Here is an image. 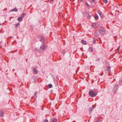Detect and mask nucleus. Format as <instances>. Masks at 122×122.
<instances>
[{"label":"nucleus","mask_w":122,"mask_h":122,"mask_svg":"<svg viewBox=\"0 0 122 122\" xmlns=\"http://www.w3.org/2000/svg\"><path fill=\"white\" fill-rule=\"evenodd\" d=\"M98 31L102 35L104 34L105 33V30L103 27H100L98 30Z\"/></svg>","instance_id":"nucleus-1"},{"label":"nucleus","mask_w":122,"mask_h":122,"mask_svg":"<svg viewBox=\"0 0 122 122\" xmlns=\"http://www.w3.org/2000/svg\"><path fill=\"white\" fill-rule=\"evenodd\" d=\"M47 47V46L45 43H43L41 46L40 48L41 49L44 51L46 48Z\"/></svg>","instance_id":"nucleus-2"},{"label":"nucleus","mask_w":122,"mask_h":122,"mask_svg":"<svg viewBox=\"0 0 122 122\" xmlns=\"http://www.w3.org/2000/svg\"><path fill=\"white\" fill-rule=\"evenodd\" d=\"M89 95L92 97H94L96 96V93L92 90L90 91L89 92Z\"/></svg>","instance_id":"nucleus-3"},{"label":"nucleus","mask_w":122,"mask_h":122,"mask_svg":"<svg viewBox=\"0 0 122 122\" xmlns=\"http://www.w3.org/2000/svg\"><path fill=\"white\" fill-rule=\"evenodd\" d=\"M118 85L116 83L113 88V91L115 92V93L116 92V91H117L118 89Z\"/></svg>","instance_id":"nucleus-4"},{"label":"nucleus","mask_w":122,"mask_h":122,"mask_svg":"<svg viewBox=\"0 0 122 122\" xmlns=\"http://www.w3.org/2000/svg\"><path fill=\"white\" fill-rule=\"evenodd\" d=\"M25 15V14L23 13L20 17L18 18L17 19L19 21H21L24 17V15Z\"/></svg>","instance_id":"nucleus-5"},{"label":"nucleus","mask_w":122,"mask_h":122,"mask_svg":"<svg viewBox=\"0 0 122 122\" xmlns=\"http://www.w3.org/2000/svg\"><path fill=\"white\" fill-rule=\"evenodd\" d=\"M99 24L96 23H93L92 25V26L93 28H96L98 26Z\"/></svg>","instance_id":"nucleus-6"},{"label":"nucleus","mask_w":122,"mask_h":122,"mask_svg":"<svg viewBox=\"0 0 122 122\" xmlns=\"http://www.w3.org/2000/svg\"><path fill=\"white\" fill-rule=\"evenodd\" d=\"M37 92H35V93H34V97H32V99H34V100L33 101V102H34V101L36 100V97H37V95H36V94H37Z\"/></svg>","instance_id":"nucleus-7"},{"label":"nucleus","mask_w":122,"mask_h":122,"mask_svg":"<svg viewBox=\"0 0 122 122\" xmlns=\"http://www.w3.org/2000/svg\"><path fill=\"white\" fill-rule=\"evenodd\" d=\"M45 39L44 37L42 36L41 37L40 41L42 42L43 43H45Z\"/></svg>","instance_id":"nucleus-8"},{"label":"nucleus","mask_w":122,"mask_h":122,"mask_svg":"<svg viewBox=\"0 0 122 122\" xmlns=\"http://www.w3.org/2000/svg\"><path fill=\"white\" fill-rule=\"evenodd\" d=\"M83 14L84 16L86 17L88 13L87 11H84L83 12Z\"/></svg>","instance_id":"nucleus-9"},{"label":"nucleus","mask_w":122,"mask_h":122,"mask_svg":"<svg viewBox=\"0 0 122 122\" xmlns=\"http://www.w3.org/2000/svg\"><path fill=\"white\" fill-rule=\"evenodd\" d=\"M97 12L98 13L99 15L101 18H102L103 16L102 13L100 10H98Z\"/></svg>","instance_id":"nucleus-10"},{"label":"nucleus","mask_w":122,"mask_h":122,"mask_svg":"<svg viewBox=\"0 0 122 122\" xmlns=\"http://www.w3.org/2000/svg\"><path fill=\"white\" fill-rule=\"evenodd\" d=\"M18 11V10L17 8L15 7L13 9L11 10L10 11V12H12L13 11Z\"/></svg>","instance_id":"nucleus-11"},{"label":"nucleus","mask_w":122,"mask_h":122,"mask_svg":"<svg viewBox=\"0 0 122 122\" xmlns=\"http://www.w3.org/2000/svg\"><path fill=\"white\" fill-rule=\"evenodd\" d=\"M33 72L35 73V74L37 73L38 72L36 68H33Z\"/></svg>","instance_id":"nucleus-12"},{"label":"nucleus","mask_w":122,"mask_h":122,"mask_svg":"<svg viewBox=\"0 0 122 122\" xmlns=\"http://www.w3.org/2000/svg\"><path fill=\"white\" fill-rule=\"evenodd\" d=\"M94 107H91L89 109V113L91 114L92 112V111L93 110V108Z\"/></svg>","instance_id":"nucleus-13"},{"label":"nucleus","mask_w":122,"mask_h":122,"mask_svg":"<svg viewBox=\"0 0 122 122\" xmlns=\"http://www.w3.org/2000/svg\"><path fill=\"white\" fill-rule=\"evenodd\" d=\"M4 112L3 111L1 110L0 111V116L1 117H2L4 116Z\"/></svg>","instance_id":"nucleus-14"},{"label":"nucleus","mask_w":122,"mask_h":122,"mask_svg":"<svg viewBox=\"0 0 122 122\" xmlns=\"http://www.w3.org/2000/svg\"><path fill=\"white\" fill-rule=\"evenodd\" d=\"M93 48H92L91 47H89V51L91 52H92L93 51Z\"/></svg>","instance_id":"nucleus-15"},{"label":"nucleus","mask_w":122,"mask_h":122,"mask_svg":"<svg viewBox=\"0 0 122 122\" xmlns=\"http://www.w3.org/2000/svg\"><path fill=\"white\" fill-rule=\"evenodd\" d=\"M81 43L84 45H86L87 44V42H86L84 40H82L81 41Z\"/></svg>","instance_id":"nucleus-16"},{"label":"nucleus","mask_w":122,"mask_h":122,"mask_svg":"<svg viewBox=\"0 0 122 122\" xmlns=\"http://www.w3.org/2000/svg\"><path fill=\"white\" fill-rule=\"evenodd\" d=\"M119 83L120 85H122V78L120 79Z\"/></svg>","instance_id":"nucleus-17"},{"label":"nucleus","mask_w":122,"mask_h":122,"mask_svg":"<svg viewBox=\"0 0 122 122\" xmlns=\"http://www.w3.org/2000/svg\"><path fill=\"white\" fill-rule=\"evenodd\" d=\"M92 91L95 93H96V95H97V94L98 92L97 90V89H94Z\"/></svg>","instance_id":"nucleus-18"},{"label":"nucleus","mask_w":122,"mask_h":122,"mask_svg":"<svg viewBox=\"0 0 122 122\" xmlns=\"http://www.w3.org/2000/svg\"><path fill=\"white\" fill-rule=\"evenodd\" d=\"M20 25V24L19 23H18L17 24H15L14 25V26L15 27V29H16L17 27L18 26H19Z\"/></svg>","instance_id":"nucleus-19"},{"label":"nucleus","mask_w":122,"mask_h":122,"mask_svg":"<svg viewBox=\"0 0 122 122\" xmlns=\"http://www.w3.org/2000/svg\"><path fill=\"white\" fill-rule=\"evenodd\" d=\"M106 68H107V70L109 72L110 71V69L111 68L110 67L107 66Z\"/></svg>","instance_id":"nucleus-20"},{"label":"nucleus","mask_w":122,"mask_h":122,"mask_svg":"<svg viewBox=\"0 0 122 122\" xmlns=\"http://www.w3.org/2000/svg\"><path fill=\"white\" fill-rule=\"evenodd\" d=\"M94 18L96 20H97L98 19V17L97 14L95 15Z\"/></svg>","instance_id":"nucleus-21"},{"label":"nucleus","mask_w":122,"mask_h":122,"mask_svg":"<svg viewBox=\"0 0 122 122\" xmlns=\"http://www.w3.org/2000/svg\"><path fill=\"white\" fill-rule=\"evenodd\" d=\"M57 119L55 118L52 120L51 122H57Z\"/></svg>","instance_id":"nucleus-22"},{"label":"nucleus","mask_w":122,"mask_h":122,"mask_svg":"<svg viewBox=\"0 0 122 122\" xmlns=\"http://www.w3.org/2000/svg\"><path fill=\"white\" fill-rule=\"evenodd\" d=\"M92 2L95 4H96L97 3V2L96 0H90Z\"/></svg>","instance_id":"nucleus-23"},{"label":"nucleus","mask_w":122,"mask_h":122,"mask_svg":"<svg viewBox=\"0 0 122 122\" xmlns=\"http://www.w3.org/2000/svg\"><path fill=\"white\" fill-rule=\"evenodd\" d=\"M87 16H86V17L87 19H89L91 17V16L89 14H88L87 15Z\"/></svg>","instance_id":"nucleus-24"},{"label":"nucleus","mask_w":122,"mask_h":122,"mask_svg":"<svg viewBox=\"0 0 122 122\" xmlns=\"http://www.w3.org/2000/svg\"><path fill=\"white\" fill-rule=\"evenodd\" d=\"M103 1L104 3L106 4L108 2L107 0H103Z\"/></svg>","instance_id":"nucleus-25"},{"label":"nucleus","mask_w":122,"mask_h":122,"mask_svg":"<svg viewBox=\"0 0 122 122\" xmlns=\"http://www.w3.org/2000/svg\"><path fill=\"white\" fill-rule=\"evenodd\" d=\"M98 41V40L97 39L94 40L93 39V43H95L96 42V41Z\"/></svg>","instance_id":"nucleus-26"},{"label":"nucleus","mask_w":122,"mask_h":122,"mask_svg":"<svg viewBox=\"0 0 122 122\" xmlns=\"http://www.w3.org/2000/svg\"><path fill=\"white\" fill-rule=\"evenodd\" d=\"M48 87L49 88H51L52 87V86L51 84H50L48 85Z\"/></svg>","instance_id":"nucleus-27"},{"label":"nucleus","mask_w":122,"mask_h":122,"mask_svg":"<svg viewBox=\"0 0 122 122\" xmlns=\"http://www.w3.org/2000/svg\"><path fill=\"white\" fill-rule=\"evenodd\" d=\"M120 46H119L117 47V50L118 51V52H119V49H120Z\"/></svg>","instance_id":"nucleus-28"},{"label":"nucleus","mask_w":122,"mask_h":122,"mask_svg":"<svg viewBox=\"0 0 122 122\" xmlns=\"http://www.w3.org/2000/svg\"><path fill=\"white\" fill-rule=\"evenodd\" d=\"M86 4V5H87L88 7H89L90 5L88 4V3L87 2H85Z\"/></svg>","instance_id":"nucleus-29"},{"label":"nucleus","mask_w":122,"mask_h":122,"mask_svg":"<svg viewBox=\"0 0 122 122\" xmlns=\"http://www.w3.org/2000/svg\"><path fill=\"white\" fill-rule=\"evenodd\" d=\"M48 122V120L47 119H46L43 122Z\"/></svg>","instance_id":"nucleus-30"},{"label":"nucleus","mask_w":122,"mask_h":122,"mask_svg":"<svg viewBox=\"0 0 122 122\" xmlns=\"http://www.w3.org/2000/svg\"><path fill=\"white\" fill-rule=\"evenodd\" d=\"M97 36H95L94 37V38H93V39H97Z\"/></svg>","instance_id":"nucleus-31"},{"label":"nucleus","mask_w":122,"mask_h":122,"mask_svg":"<svg viewBox=\"0 0 122 122\" xmlns=\"http://www.w3.org/2000/svg\"><path fill=\"white\" fill-rule=\"evenodd\" d=\"M65 51H62V53L63 54H65Z\"/></svg>","instance_id":"nucleus-32"},{"label":"nucleus","mask_w":122,"mask_h":122,"mask_svg":"<svg viewBox=\"0 0 122 122\" xmlns=\"http://www.w3.org/2000/svg\"><path fill=\"white\" fill-rule=\"evenodd\" d=\"M85 0H80V1L82 2H83Z\"/></svg>","instance_id":"nucleus-33"},{"label":"nucleus","mask_w":122,"mask_h":122,"mask_svg":"<svg viewBox=\"0 0 122 122\" xmlns=\"http://www.w3.org/2000/svg\"><path fill=\"white\" fill-rule=\"evenodd\" d=\"M99 59L98 58H97V59L96 60V61H99Z\"/></svg>","instance_id":"nucleus-34"},{"label":"nucleus","mask_w":122,"mask_h":122,"mask_svg":"<svg viewBox=\"0 0 122 122\" xmlns=\"http://www.w3.org/2000/svg\"><path fill=\"white\" fill-rule=\"evenodd\" d=\"M98 122V121H96L95 122Z\"/></svg>","instance_id":"nucleus-35"},{"label":"nucleus","mask_w":122,"mask_h":122,"mask_svg":"<svg viewBox=\"0 0 122 122\" xmlns=\"http://www.w3.org/2000/svg\"><path fill=\"white\" fill-rule=\"evenodd\" d=\"M51 0V1H53L54 0Z\"/></svg>","instance_id":"nucleus-36"},{"label":"nucleus","mask_w":122,"mask_h":122,"mask_svg":"<svg viewBox=\"0 0 122 122\" xmlns=\"http://www.w3.org/2000/svg\"><path fill=\"white\" fill-rule=\"evenodd\" d=\"M95 33H96V34L97 33V31Z\"/></svg>","instance_id":"nucleus-37"},{"label":"nucleus","mask_w":122,"mask_h":122,"mask_svg":"<svg viewBox=\"0 0 122 122\" xmlns=\"http://www.w3.org/2000/svg\"><path fill=\"white\" fill-rule=\"evenodd\" d=\"M26 61H27V59H26Z\"/></svg>","instance_id":"nucleus-38"}]
</instances>
